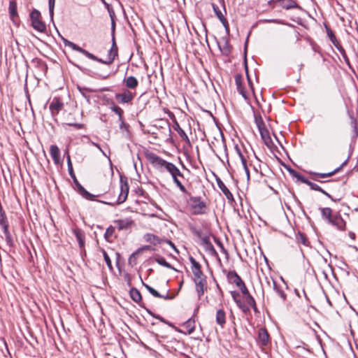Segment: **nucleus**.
Returning <instances> with one entry per match:
<instances>
[{
	"instance_id": "13",
	"label": "nucleus",
	"mask_w": 358,
	"mask_h": 358,
	"mask_svg": "<svg viewBox=\"0 0 358 358\" xmlns=\"http://www.w3.org/2000/svg\"><path fill=\"white\" fill-rule=\"evenodd\" d=\"M123 84L126 87V90L132 91L135 90L138 85V81L136 77L133 76H125L123 79Z\"/></svg>"
},
{
	"instance_id": "20",
	"label": "nucleus",
	"mask_w": 358,
	"mask_h": 358,
	"mask_svg": "<svg viewBox=\"0 0 358 358\" xmlns=\"http://www.w3.org/2000/svg\"><path fill=\"white\" fill-rule=\"evenodd\" d=\"M50 153L51 157L55 164H59L61 163L60 150L57 145H50Z\"/></svg>"
},
{
	"instance_id": "27",
	"label": "nucleus",
	"mask_w": 358,
	"mask_h": 358,
	"mask_svg": "<svg viewBox=\"0 0 358 358\" xmlns=\"http://www.w3.org/2000/svg\"><path fill=\"white\" fill-rule=\"evenodd\" d=\"M350 126L352 129V140L353 141H355L357 138L358 137V122L357 120L352 115H350Z\"/></svg>"
},
{
	"instance_id": "25",
	"label": "nucleus",
	"mask_w": 358,
	"mask_h": 358,
	"mask_svg": "<svg viewBox=\"0 0 358 358\" xmlns=\"http://www.w3.org/2000/svg\"><path fill=\"white\" fill-rule=\"evenodd\" d=\"M277 1L280 3L282 8L286 10L300 8L298 3L293 0H277Z\"/></svg>"
},
{
	"instance_id": "54",
	"label": "nucleus",
	"mask_w": 358,
	"mask_h": 358,
	"mask_svg": "<svg viewBox=\"0 0 358 358\" xmlns=\"http://www.w3.org/2000/svg\"><path fill=\"white\" fill-rule=\"evenodd\" d=\"M190 230L192 231V233L195 235L196 236H197L198 238H202V232H201V230L200 229H196V227H190Z\"/></svg>"
},
{
	"instance_id": "23",
	"label": "nucleus",
	"mask_w": 358,
	"mask_h": 358,
	"mask_svg": "<svg viewBox=\"0 0 358 358\" xmlns=\"http://www.w3.org/2000/svg\"><path fill=\"white\" fill-rule=\"evenodd\" d=\"M129 295L134 301L138 303L141 307L145 308V306L143 304H141L142 296L138 289H137L135 287L131 288L129 291Z\"/></svg>"
},
{
	"instance_id": "46",
	"label": "nucleus",
	"mask_w": 358,
	"mask_h": 358,
	"mask_svg": "<svg viewBox=\"0 0 358 358\" xmlns=\"http://www.w3.org/2000/svg\"><path fill=\"white\" fill-rule=\"evenodd\" d=\"M155 250V249L153 247H152L151 245H143L135 251V254L133 255V257L131 258H133L134 257V255H138L141 252H143L144 250L154 251Z\"/></svg>"
},
{
	"instance_id": "53",
	"label": "nucleus",
	"mask_w": 358,
	"mask_h": 358,
	"mask_svg": "<svg viewBox=\"0 0 358 358\" xmlns=\"http://www.w3.org/2000/svg\"><path fill=\"white\" fill-rule=\"evenodd\" d=\"M189 261L192 264V270L201 268L200 264L198 262H196L194 257H190Z\"/></svg>"
},
{
	"instance_id": "49",
	"label": "nucleus",
	"mask_w": 358,
	"mask_h": 358,
	"mask_svg": "<svg viewBox=\"0 0 358 358\" xmlns=\"http://www.w3.org/2000/svg\"><path fill=\"white\" fill-rule=\"evenodd\" d=\"M78 89L79 90V92L81 93V94L83 95V96L86 99V100L87 101V102H90V96L87 95L85 92H92V90H89L87 88H85V87H78Z\"/></svg>"
},
{
	"instance_id": "39",
	"label": "nucleus",
	"mask_w": 358,
	"mask_h": 358,
	"mask_svg": "<svg viewBox=\"0 0 358 358\" xmlns=\"http://www.w3.org/2000/svg\"><path fill=\"white\" fill-rule=\"evenodd\" d=\"M259 134L261 135V137H262V140L264 141V143L266 144H267L268 142L271 141V136H270V134H269V131H268V130L267 129H266L265 130L261 131L259 132Z\"/></svg>"
},
{
	"instance_id": "58",
	"label": "nucleus",
	"mask_w": 358,
	"mask_h": 358,
	"mask_svg": "<svg viewBox=\"0 0 358 358\" xmlns=\"http://www.w3.org/2000/svg\"><path fill=\"white\" fill-rule=\"evenodd\" d=\"M352 151H353V149H352H352H350V155H349V156H348V159H347L346 160H345V161H344V162L341 164V166H340L339 167H338V168H336V169H338V172H339V171L343 169V166H346V165H347V164H348V160H349V159H350V156H351V155H352Z\"/></svg>"
},
{
	"instance_id": "63",
	"label": "nucleus",
	"mask_w": 358,
	"mask_h": 358,
	"mask_svg": "<svg viewBox=\"0 0 358 358\" xmlns=\"http://www.w3.org/2000/svg\"><path fill=\"white\" fill-rule=\"evenodd\" d=\"M231 296L235 301V303H236V301H241V299H238L239 297V293L236 291H233L231 292Z\"/></svg>"
},
{
	"instance_id": "55",
	"label": "nucleus",
	"mask_w": 358,
	"mask_h": 358,
	"mask_svg": "<svg viewBox=\"0 0 358 358\" xmlns=\"http://www.w3.org/2000/svg\"><path fill=\"white\" fill-rule=\"evenodd\" d=\"M236 88H237V90L239 92V94H241L242 96L245 99H248V96L247 92L245 90V89L243 87V85H241L240 87H237Z\"/></svg>"
},
{
	"instance_id": "21",
	"label": "nucleus",
	"mask_w": 358,
	"mask_h": 358,
	"mask_svg": "<svg viewBox=\"0 0 358 358\" xmlns=\"http://www.w3.org/2000/svg\"><path fill=\"white\" fill-rule=\"evenodd\" d=\"M326 30L327 36L333 45L338 49L339 52L343 51V48L340 44L339 41L336 39V37L332 30L327 27H326Z\"/></svg>"
},
{
	"instance_id": "17",
	"label": "nucleus",
	"mask_w": 358,
	"mask_h": 358,
	"mask_svg": "<svg viewBox=\"0 0 358 358\" xmlns=\"http://www.w3.org/2000/svg\"><path fill=\"white\" fill-rule=\"evenodd\" d=\"M212 7L213 9V11L216 15V17L220 20V21L222 22V25L224 27V28L228 30L229 29V23L227 20L224 17V15L220 10L219 7L214 3H212Z\"/></svg>"
},
{
	"instance_id": "31",
	"label": "nucleus",
	"mask_w": 358,
	"mask_h": 358,
	"mask_svg": "<svg viewBox=\"0 0 358 358\" xmlns=\"http://www.w3.org/2000/svg\"><path fill=\"white\" fill-rule=\"evenodd\" d=\"M3 232L5 236V239H6V242L7 245L9 247H13L14 241H13L12 235L8 230V228L3 229Z\"/></svg>"
},
{
	"instance_id": "32",
	"label": "nucleus",
	"mask_w": 358,
	"mask_h": 358,
	"mask_svg": "<svg viewBox=\"0 0 358 358\" xmlns=\"http://www.w3.org/2000/svg\"><path fill=\"white\" fill-rule=\"evenodd\" d=\"M155 260L159 265H162V266H163L166 268H170V269H175L169 262H167L166 261V259L164 257H162L159 255H157Z\"/></svg>"
},
{
	"instance_id": "8",
	"label": "nucleus",
	"mask_w": 358,
	"mask_h": 358,
	"mask_svg": "<svg viewBox=\"0 0 358 358\" xmlns=\"http://www.w3.org/2000/svg\"><path fill=\"white\" fill-rule=\"evenodd\" d=\"M8 13L10 19L13 23L18 26L20 23L19 15L17 10V2L15 0H10L9 1Z\"/></svg>"
},
{
	"instance_id": "19",
	"label": "nucleus",
	"mask_w": 358,
	"mask_h": 358,
	"mask_svg": "<svg viewBox=\"0 0 358 358\" xmlns=\"http://www.w3.org/2000/svg\"><path fill=\"white\" fill-rule=\"evenodd\" d=\"M331 224L336 227L339 230L345 229V222L343 219L341 215L338 213L334 214V217L333 218Z\"/></svg>"
},
{
	"instance_id": "5",
	"label": "nucleus",
	"mask_w": 358,
	"mask_h": 358,
	"mask_svg": "<svg viewBox=\"0 0 358 358\" xmlns=\"http://www.w3.org/2000/svg\"><path fill=\"white\" fill-rule=\"evenodd\" d=\"M136 96V92L123 89L121 92L115 94V101L120 104H129Z\"/></svg>"
},
{
	"instance_id": "6",
	"label": "nucleus",
	"mask_w": 358,
	"mask_h": 358,
	"mask_svg": "<svg viewBox=\"0 0 358 358\" xmlns=\"http://www.w3.org/2000/svg\"><path fill=\"white\" fill-rule=\"evenodd\" d=\"M120 193L117 199L116 203L121 204L124 203L128 196L129 193V184L128 180L126 176H120Z\"/></svg>"
},
{
	"instance_id": "12",
	"label": "nucleus",
	"mask_w": 358,
	"mask_h": 358,
	"mask_svg": "<svg viewBox=\"0 0 358 358\" xmlns=\"http://www.w3.org/2000/svg\"><path fill=\"white\" fill-rule=\"evenodd\" d=\"M338 172V169H334L333 171H331L329 173H317V172L310 171V172H309V173H310V175L312 176V179L313 180L319 182H329V180L322 181V180H320L319 178H326L328 177H331V176H333L334 175H335Z\"/></svg>"
},
{
	"instance_id": "44",
	"label": "nucleus",
	"mask_w": 358,
	"mask_h": 358,
	"mask_svg": "<svg viewBox=\"0 0 358 358\" xmlns=\"http://www.w3.org/2000/svg\"><path fill=\"white\" fill-rule=\"evenodd\" d=\"M293 178H295L298 181H300L303 183L306 178L301 175L299 172L296 170L292 171V175Z\"/></svg>"
},
{
	"instance_id": "24",
	"label": "nucleus",
	"mask_w": 358,
	"mask_h": 358,
	"mask_svg": "<svg viewBox=\"0 0 358 358\" xmlns=\"http://www.w3.org/2000/svg\"><path fill=\"white\" fill-rule=\"evenodd\" d=\"M143 238L146 242L150 243L153 245H157L163 242V240L160 239L157 236L150 233L145 234Z\"/></svg>"
},
{
	"instance_id": "7",
	"label": "nucleus",
	"mask_w": 358,
	"mask_h": 358,
	"mask_svg": "<svg viewBox=\"0 0 358 358\" xmlns=\"http://www.w3.org/2000/svg\"><path fill=\"white\" fill-rule=\"evenodd\" d=\"M64 108V103L59 98L55 97L49 106V109L51 113V115L53 119L56 121V117Z\"/></svg>"
},
{
	"instance_id": "4",
	"label": "nucleus",
	"mask_w": 358,
	"mask_h": 358,
	"mask_svg": "<svg viewBox=\"0 0 358 358\" xmlns=\"http://www.w3.org/2000/svg\"><path fill=\"white\" fill-rule=\"evenodd\" d=\"M31 26L37 31L45 33L46 31V25L42 21L41 14L37 9H33L29 15Z\"/></svg>"
},
{
	"instance_id": "41",
	"label": "nucleus",
	"mask_w": 358,
	"mask_h": 358,
	"mask_svg": "<svg viewBox=\"0 0 358 358\" xmlns=\"http://www.w3.org/2000/svg\"><path fill=\"white\" fill-rule=\"evenodd\" d=\"M320 210L321 211L322 217L324 220L327 217H329L333 212L330 208H320Z\"/></svg>"
},
{
	"instance_id": "47",
	"label": "nucleus",
	"mask_w": 358,
	"mask_h": 358,
	"mask_svg": "<svg viewBox=\"0 0 358 358\" xmlns=\"http://www.w3.org/2000/svg\"><path fill=\"white\" fill-rule=\"evenodd\" d=\"M304 184H306L307 185L309 186V187L313 189V190H315V191H319V190H321V187L317 185L316 183H314V182H310V180H308L307 178L305 180V181L303 182Z\"/></svg>"
},
{
	"instance_id": "22",
	"label": "nucleus",
	"mask_w": 358,
	"mask_h": 358,
	"mask_svg": "<svg viewBox=\"0 0 358 358\" xmlns=\"http://www.w3.org/2000/svg\"><path fill=\"white\" fill-rule=\"evenodd\" d=\"M171 116L174 118L173 120V129L174 130H176L178 134H179V136L185 141H187L189 143V139L187 136V135L186 134V133L185 132V131L180 127L179 123L178 122V121L176 120L175 118V116L173 113H171Z\"/></svg>"
},
{
	"instance_id": "1",
	"label": "nucleus",
	"mask_w": 358,
	"mask_h": 358,
	"mask_svg": "<svg viewBox=\"0 0 358 358\" xmlns=\"http://www.w3.org/2000/svg\"><path fill=\"white\" fill-rule=\"evenodd\" d=\"M146 157L149 162L158 168H164V169L168 171L171 176L177 169V166L175 164L166 161L153 152L148 153L146 155Z\"/></svg>"
},
{
	"instance_id": "3",
	"label": "nucleus",
	"mask_w": 358,
	"mask_h": 358,
	"mask_svg": "<svg viewBox=\"0 0 358 358\" xmlns=\"http://www.w3.org/2000/svg\"><path fill=\"white\" fill-rule=\"evenodd\" d=\"M187 203L193 215H202L206 213L207 208L206 204L201 200L200 196H190Z\"/></svg>"
},
{
	"instance_id": "9",
	"label": "nucleus",
	"mask_w": 358,
	"mask_h": 358,
	"mask_svg": "<svg viewBox=\"0 0 358 358\" xmlns=\"http://www.w3.org/2000/svg\"><path fill=\"white\" fill-rule=\"evenodd\" d=\"M257 343L261 347L267 346L270 343V336L265 328H260L258 331Z\"/></svg>"
},
{
	"instance_id": "14",
	"label": "nucleus",
	"mask_w": 358,
	"mask_h": 358,
	"mask_svg": "<svg viewBox=\"0 0 358 358\" xmlns=\"http://www.w3.org/2000/svg\"><path fill=\"white\" fill-rule=\"evenodd\" d=\"M229 283L234 284L237 287H240L244 282L235 271H230L227 274Z\"/></svg>"
},
{
	"instance_id": "57",
	"label": "nucleus",
	"mask_w": 358,
	"mask_h": 358,
	"mask_svg": "<svg viewBox=\"0 0 358 358\" xmlns=\"http://www.w3.org/2000/svg\"><path fill=\"white\" fill-rule=\"evenodd\" d=\"M238 288L240 289V290L243 296H245L250 294V292H249L247 287L245 286V282H243L240 287H238Z\"/></svg>"
},
{
	"instance_id": "42",
	"label": "nucleus",
	"mask_w": 358,
	"mask_h": 358,
	"mask_svg": "<svg viewBox=\"0 0 358 358\" xmlns=\"http://www.w3.org/2000/svg\"><path fill=\"white\" fill-rule=\"evenodd\" d=\"M101 251L103 253L104 260H105L108 268L112 270L113 269L112 262H111V260H110L108 255L107 254V252H106V250L104 249H101Z\"/></svg>"
},
{
	"instance_id": "50",
	"label": "nucleus",
	"mask_w": 358,
	"mask_h": 358,
	"mask_svg": "<svg viewBox=\"0 0 358 358\" xmlns=\"http://www.w3.org/2000/svg\"><path fill=\"white\" fill-rule=\"evenodd\" d=\"M192 273L194 276V279H201L202 278H206L201 268L192 269Z\"/></svg>"
},
{
	"instance_id": "60",
	"label": "nucleus",
	"mask_w": 358,
	"mask_h": 358,
	"mask_svg": "<svg viewBox=\"0 0 358 358\" xmlns=\"http://www.w3.org/2000/svg\"><path fill=\"white\" fill-rule=\"evenodd\" d=\"M134 254H135V252H133V253L130 255V257H129V264L130 265H132V266H133V265H135V264H136V257L138 256V255H134V257L133 258H131Z\"/></svg>"
},
{
	"instance_id": "18",
	"label": "nucleus",
	"mask_w": 358,
	"mask_h": 358,
	"mask_svg": "<svg viewBox=\"0 0 358 358\" xmlns=\"http://www.w3.org/2000/svg\"><path fill=\"white\" fill-rule=\"evenodd\" d=\"M216 182H217L218 187L220 189V190L222 192V193L225 195L227 199L229 201H233L234 200L233 194L229 190V189L226 187V185L222 182V180L220 178H217Z\"/></svg>"
},
{
	"instance_id": "40",
	"label": "nucleus",
	"mask_w": 358,
	"mask_h": 358,
	"mask_svg": "<svg viewBox=\"0 0 358 358\" xmlns=\"http://www.w3.org/2000/svg\"><path fill=\"white\" fill-rule=\"evenodd\" d=\"M204 248L210 255L213 257H218V254L211 243H209L208 245H205Z\"/></svg>"
},
{
	"instance_id": "52",
	"label": "nucleus",
	"mask_w": 358,
	"mask_h": 358,
	"mask_svg": "<svg viewBox=\"0 0 358 358\" xmlns=\"http://www.w3.org/2000/svg\"><path fill=\"white\" fill-rule=\"evenodd\" d=\"M55 3V0H48L49 13H50L51 18L53 17V15H54Z\"/></svg>"
},
{
	"instance_id": "59",
	"label": "nucleus",
	"mask_w": 358,
	"mask_h": 358,
	"mask_svg": "<svg viewBox=\"0 0 358 358\" xmlns=\"http://www.w3.org/2000/svg\"><path fill=\"white\" fill-rule=\"evenodd\" d=\"M201 244L203 246L208 245L209 243H211L208 236H202V238H201Z\"/></svg>"
},
{
	"instance_id": "30",
	"label": "nucleus",
	"mask_w": 358,
	"mask_h": 358,
	"mask_svg": "<svg viewBox=\"0 0 358 358\" xmlns=\"http://www.w3.org/2000/svg\"><path fill=\"white\" fill-rule=\"evenodd\" d=\"M0 226L2 229L8 228V221L7 219L6 214L5 211L3 210L2 206L0 203Z\"/></svg>"
},
{
	"instance_id": "34",
	"label": "nucleus",
	"mask_w": 358,
	"mask_h": 358,
	"mask_svg": "<svg viewBox=\"0 0 358 358\" xmlns=\"http://www.w3.org/2000/svg\"><path fill=\"white\" fill-rule=\"evenodd\" d=\"M143 285L146 288V289L155 297L159 298L162 296V294H160L156 289L150 287V285L145 284L142 280H141Z\"/></svg>"
},
{
	"instance_id": "43",
	"label": "nucleus",
	"mask_w": 358,
	"mask_h": 358,
	"mask_svg": "<svg viewBox=\"0 0 358 358\" xmlns=\"http://www.w3.org/2000/svg\"><path fill=\"white\" fill-rule=\"evenodd\" d=\"M236 305L243 313H248L250 312V307L241 300L236 301Z\"/></svg>"
},
{
	"instance_id": "37",
	"label": "nucleus",
	"mask_w": 358,
	"mask_h": 358,
	"mask_svg": "<svg viewBox=\"0 0 358 358\" xmlns=\"http://www.w3.org/2000/svg\"><path fill=\"white\" fill-rule=\"evenodd\" d=\"M86 57L92 60L96 61V62L102 63V64H108V65L112 64V63L107 62L108 59L106 60H103L102 59L98 58L96 56H95L94 55H93L92 53H91L90 52H88Z\"/></svg>"
},
{
	"instance_id": "26",
	"label": "nucleus",
	"mask_w": 358,
	"mask_h": 358,
	"mask_svg": "<svg viewBox=\"0 0 358 358\" xmlns=\"http://www.w3.org/2000/svg\"><path fill=\"white\" fill-rule=\"evenodd\" d=\"M216 322L222 328L224 327L226 323V313L223 309L217 310L216 313Z\"/></svg>"
},
{
	"instance_id": "35",
	"label": "nucleus",
	"mask_w": 358,
	"mask_h": 358,
	"mask_svg": "<svg viewBox=\"0 0 358 358\" xmlns=\"http://www.w3.org/2000/svg\"><path fill=\"white\" fill-rule=\"evenodd\" d=\"M115 232V227L113 226L108 227L104 234V238L108 242H110V238L113 236Z\"/></svg>"
},
{
	"instance_id": "56",
	"label": "nucleus",
	"mask_w": 358,
	"mask_h": 358,
	"mask_svg": "<svg viewBox=\"0 0 358 358\" xmlns=\"http://www.w3.org/2000/svg\"><path fill=\"white\" fill-rule=\"evenodd\" d=\"M234 78L236 87L243 85V78L241 74H236Z\"/></svg>"
},
{
	"instance_id": "38",
	"label": "nucleus",
	"mask_w": 358,
	"mask_h": 358,
	"mask_svg": "<svg viewBox=\"0 0 358 358\" xmlns=\"http://www.w3.org/2000/svg\"><path fill=\"white\" fill-rule=\"evenodd\" d=\"M110 108L115 114L118 115L119 120H122V119H123L124 111L120 106L113 105Z\"/></svg>"
},
{
	"instance_id": "29",
	"label": "nucleus",
	"mask_w": 358,
	"mask_h": 358,
	"mask_svg": "<svg viewBox=\"0 0 358 358\" xmlns=\"http://www.w3.org/2000/svg\"><path fill=\"white\" fill-rule=\"evenodd\" d=\"M182 327L185 329L188 334H192L195 329L194 320L192 318L188 319L186 322L183 323Z\"/></svg>"
},
{
	"instance_id": "28",
	"label": "nucleus",
	"mask_w": 358,
	"mask_h": 358,
	"mask_svg": "<svg viewBox=\"0 0 358 358\" xmlns=\"http://www.w3.org/2000/svg\"><path fill=\"white\" fill-rule=\"evenodd\" d=\"M64 43L65 45L69 46L72 50L79 52L82 53L83 55H84L85 56H87L88 51L83 49V48L78 46L76 43H74L71 41H69L66 39H64Z\"/></svg>"
},
{
	"instance_id": "10",
	"label": "nucleus",
	"mask_w": 358,
	"mask_h": 358,
	"mask_svg": "<svg viewBox=\"0 0 358 358\" xmlns=\"http://www.w3.org/2000/svg\"><path fill=\"white\" fill-rule=\"evenodd\" d=\"M73 234L76 238V240L78 242L79 247L81 250V252H85V234L83 230L80 228H73L72 229Z\"/></svg>"
},
{
	"instance_id": "36",
	"label": "nucleus",
	"mask_w": 358,
	"mask_h": 358,
	"mask_svg": "<svg viewBox=\"0 0 358 358\" xmlns=\"http://www.w3.org/2000/svg\"><path fill=\"white\" fill-rule=\"evenodd\" d=\"M273 289L282 300L285 301L286 299L287 295L285 294L284 291L278 285L275 281H273Z\"/></svg>"
},
{
	"instance_id": "61",
	"label": "nucleus",
	"mask_w": 358,
	"mask_h": 358,
	"mask_svg": "<svg viewBox=\"0 0 358 358\" xmlns=\"http://www.w3.org/2000/svg\"><path fill=\"white\" fill-rule=\"evenodd\" d=\"M176 185L180 189V190L182 193L188 194L186 188L185 187V186L182 184V182L180 181L179 182H177V184H176Z\"/></svg>"
},
{
	"instance_id": "48",
	"label": "nucleus",
	"mask_w": 358,
	"mask_h": 358,
	"mask_svg": "<svg viewBox=\"0 0 358 358\" xmlns=\"http://www.w3.org/2000/svg\"><path fill=\"white\" fill-rule=\"evenodd\" d=\"M235 150L236 153L238 154V157H240V159L241 161L242 165L247 164V161L244 155L242 154L240 148L238 145H235Z\"/></svg>"
},
{
	"instance_id": "45",
	"label": "nucleus",
	"mask_w": 358,
	"mask_h": 358,
	"mask_svg": "<svg viewBox=\"0 0 358 358\" xmlns=\"http://www.w3.org/2000/svg\"><path fill=\"white\" fill-rule=\"evenodd\" d=\"M146 311L150 315H152V317H154L155 318H157L158 320H159L161 322L171 326V327H173V324H171L169 322L166 321L164 318L162 317L160 315H157L155 314H154L151 310H150L148 308H145Z\"/></svg>"
},
{
	"instance_id": "2",
	"label": "nucleus",
	"mask_w": 358,
	"mask_h": 358,
	"mask_svg": "<svg viewBox=\"0 0 358 358\" xmlns=\"http://www.w3.org/2000/svg\"><path fill=\"white\" fill-rule=\"evenodd\" d=\"M67 166L69 176L73 179L74 184L76 185L78 192L85 199L90 201H94L95 196L87 192L78 182L73 171V165L71 163L70 155H67Z\"/></svg>"
},
{
	"instance_id": "51",
	"label": "nucleus",
	"mask_w": 358,
	"mask_h": 358,
	"mask_svg": "<svg viewBox=\"0 0 358 358\" xmlns=\"http://www.w3.org/2000/svg\"><path fill=\"white\" fill-rule=\"evenodd\" d=\"M245 301L249 307L255 306V300L250 294L245 296Z\"/></svg>"
},
{
	"instance_id": "16",
	"label": "nucleus",
	"mask_w": 358,
	"mask_h": 358,
	"mask_svg": "<svg viewBox=\"0 0 358 358\" xmlns=\"http://www.w3.org/2000/svg\"><path fill=\"white\" fill-rule=\"evenodd\" d=\"M118 54V48L115 43V36H112V45L108 53V63H113Z\"/></svg>"
},
{
	"instance_id": "64",
	"label": "nucleus",
	"mask_w": 358,
	"mask_h": 358,
	"mask_svg": "<svg viewBox=\"0 0 358 358\" xmlns=\"http://www.w3.org/2000/svg\"><path fill=\"white\" fill-rule=\"evenodd\" d=\"M66 124L69 126H72L77 129H80L83 128V124L80 123H67Z\"/></svg>"
},
{
	"instance_id": "11",
	"label": "nucleus",
	"mask_w": 358,
	"mask_h": 358,
	"mask_svg": "<svg viewBox=\"0 0 358 358\" xmlns=\"http://www.w3.org/2000/svg\"><path fill=\"white\" fill-rule=\"evenodd\" d=\"M119 231L127 230L134 225L131 218L120 219L114 221Z\"/></svg>"
},
{
	"instance_id": "62",
	"label": "nucleus",
	"mask_w": 358,
	"mask_h": 358,
	"mask_svg": "<svg viewBox=\"0 0 358 358\" xmlns=\"http://www.w3.org/2000/svg\"><path fill=\"white\" fill-rule=\"evenodd\" d=\"M172 177H176L178 178V177L183 178L184 176L181 173V171L179 170V169L177 167V169L175 171V173L172 175Z\"/></svg>"
},
{
	"instance_id": "33",
	"label": "nucleus",
	"mask_w": 358,
	"mask_h": 358,
	"mask_svg": "<svg viewBox=\"0 0 358 358\" xmlns=\"http://www.w3.org/2000/svg\"><path fill=\"white\" fill-rule=\"evenodd\" d=\"M255 121L259 132L266 129L264 122L260 115L255 116Z\"/></svg>"
},
{
	"instance_id": "15",
	"label": "nucleus",
	"mask_w": 358,
	"mask_h": 358,
	"mask_svg": "<svg viewBox=\"0 0 358 358\" xmlns=\"http://www.w3.org/2000/svg\"><path fill=\"white\" fill-rule=\"evenodd\" d=\"M196 286V291L199 299H201V296L204 294L205 289H206V278H202L201 279H194Z\"/></svg>"
}]
</instances>
